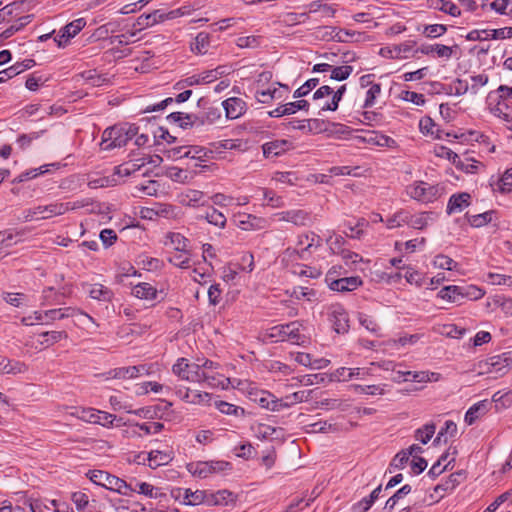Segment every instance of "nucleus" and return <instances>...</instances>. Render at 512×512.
<instances>
[{
	"mask_svg": "<svg viewBox=\"0 0 512 512\" xmlns=\"http://www.w3.org/2000/svg\"><path fill=\"white\" fill-rule=\"evenodd\" d=\"M346 91V85L340 86L337 91H333L331 101H326L320 105V111H335L338 108L339 102L341 101Z\"/></svg>",
	"mask_w": 512,
	"mask_h": 512,
	"instance_id": "c9c22d12",
	"label": "nucleus"
},
{
	"mask_svg": "<svg viewBox=\"0 0 512 512\" xmlns=\"http://www.w3.org/2000/svg\"><path fill=\"white\" fill-rule=\"evenodd\" d=\"M404 376H412V379L416 382H428L431 381L429 372L421 371V372H411V371H398L397 377L394 378L395 381H400V379Z\"/></svg>",
	"mask_w": 512,
	"mask_h": 512,
	"instance_id": "603ef678",
	"label": "nucleus"
},
{
	"mask_svg": "<svg viewBox=\"0 0 512 512\" xmlns=\"http://www.w3.org/2000/svg\"><path fill=\"white\" fill-rule=\"evenodd\" d=\"M429 218L430 213L428 212H422L416 215H412L408 212L407 225L414 229H424L428 224Z\"/></svg>",
	"mask_w": 512,
	"mask_h": 512,
	"instance_id": "58836bf2",
	"label": "nucleus"
},
{
	"mask_svg": "<svg viewBox=\"0 0 512 512\" xmlns=\"http://www.w3.org/2000/svg\"><path fill=\"white\" fill-rule=\"evenodd\" d=\"M301 327L302 324L298 321L276 325L267 330L265 338L275 342L290 341L300 345L305 342V336L300 333Z\"/></svg>",
	"mask_w": 512,
	"mask_h": 512,
	"instance_id": "f257e3e1",
	"label": "nucleus"
},
{
	"mask_svg": "<svg viewBox=\"0 0 512 512\" xmlns=\"http://www.w3.org/2000/svg\"><path fill=\"white\" fill-rule=\"evenodd\" d=\"M226 117L229 119H237L243 115L246 109V103L238 98L231 97L222 102Z\"/></svg>",
	"mask_w": 512,
	"mask_h": 512,
	"instance_id": "2eb2a0df",
	"label": "nucleus"
},
{
	"mask_svg": "<svg viewBox=\"0 0 512 512\" xmlns=\"http://www.w3.org/2000/svg\"><path fill=\"white\" fill-rule=\"evenodd\" d=\"M416 45L415 41L409 40L405 41L401 44L394 45L391 47H384L380 49V55L384 57H388L391 59H403L407 58L408 54L413 51L414 46Z\"/></svg>",
	"mask_w": 512,
	"mask_h": 512,
	"instance_id": "9d476101",
	"label": "nucleus"
},
{
	"mask_svg": "<svg viewBox=\"0 0 512 512\" xmlns=\"http://www.w3.org/2000/svg\"><path fill=\"white\" fill-rule=\"evenodd\" d=\"M439 191L440 189L437 186L422 181L408 187L410 197L423 203H430L436 200L439 196Z\"/></svg>",
	"mask_w": 512,
	"mask_h": 512,
	"instance_id": "39448f33",
	"label": "nucleus"
},
{
	"mask_svg": "<svg viewBox=\"0 0 512 512\" xmlns=\"http://www.w3.org/2000/svg\"><path fill=\"white\" fill-rule=\"evenodd\" d=\"M168 260L174 266L188 268L190 266V253L187 249L185 251H175Z\"/></svg>",
	"mask_w": 512,
	"mask_h": 512,
	"instance_id": "ea45409f",
	"label": "nucleus"
},
{
	"mask_svg": "<svg viewBox=\"0 0 512 512\" xmlns=\"http://www.w3.org/2000/svg\"><path fill=\"white\" fill-rule=\"evenodd\" d=\"M205 377H201V382H206L211 387H224L226 385V382H228V379L221 376L218 378L214 373H209L207 371H204Z\"/></svg>",
	"mask_w": 512,
	"mask_h": 512,
	"instance_id": "69168bd1",
	"label": "nucleus"
},
{
	"mask_svg": "<svg viewBox=\"0 0 512 512\" xmlns=\"http://www.w3.org/2000/svg\"><path fill=\"white\" fill-rule=\"evenodd\" d=\"M42 133H43V131L32 132L29 134H22L18 137L17 144L22 150H25L31 145V143L34 140L38 139Z\"/></svg>",
	"mask_w": 512,
	"mask_h": 512,
	"instance_id": "774afa93",
	"label": "nucleus"
},
{
	"mask_svg": "<svg viewBox=\"0 0 512 512\" xmlns=\"http://www.w3.org/2000/svg\"><path fill=\"white\" fill-rule=\"evenodd\" d=\"M275 216L279 221L290 222L296 226H305L310 220L309 213L301 209L283 211Z\"/></svg>",
	"mask_w": 512,
	"mask_h": 512,
	"instance_id": "4468645a",
	"label": "nucleus"
},
{
	"mask_svg": "<svg viewBox=\"0 0 512 512\" xmlns=\"http://www.w3.org/2000/svg\"><path fill=\"white\" fill-rule=\"evenodd\" d=\"M433 266L438 269L454 270L457 267V263L450 257L439 254L435 256L433 260Z\"/></svg>",
	"mask_w": 512,
	"mask_h": 512,
	"instance_id": "de8ad7c7",
	"label": "nucleus"
},
{
	"mask_svg": "<svg viewBox=\"0 0 512 512\" xmlns=\"http://www.w3.org/2000/svg\"><path fill=\"white\" fill-rule=\"evenodd\" d=\"M321 238L314 232L302 234L298 237L297 247L294 252L298 254L301 259H306V252H310L312 248L317 249L321 246Z\"/></svg>",
	"mask_w": 512,
	"mask_h": 512,
	"instance_id": "6e6552de",
	"label": "nucleus"
},
{
	"mask_svg": "<svg viewBox=\"0 0 512 512\" xmlns=\"http://www.w3.org/2000/svg\"><path fill=\"white\" fill-rule=\"evenodd\" d=\"M408 211L401 210L387 220V227L393 229L402 225H407Z\"/></svg>",
	"mask_w": 512,
	"mask_h": 512,
	"instance_id": "5fc2aeb1",
	"label": "nucleus"
},
{
	"mask_svg": "<svg viewBox=\"0 0 512 512\" xmlns=\"http://www.w3.org/2000/svg\"><path fill=\"white\" fill-rule=\"evenodd\" d=\"M417 31L421 32L425 37L434 39L444 35L447 32V26L444 24H430L419 26Z\"/></svg>",
	"mask_w": 512,
	"mask_h": 512,
	"instance_id": "72a5a7b5",
	"label": "nucleus"
},
{
	"mask_svg": "<svg viewBox=\"0 0 512 512\" xmlns=\"http://www.w3.org/2000/svg\"><path fill=\"white\" fill-rule=\"evenodd\" d=\"M329 319L333 325V328L336 333L344 334L348 332L349 329V319L348 314L345 309L339 305H331L329 308Z\"/></svg>",
	"mask_w": 512,
	"mask_h": 512,
	"instance_id": "0eeeda50",
	"label": "nucleus"
},
{
	"mask_svg": "<svg viewBox=\"0 0 512 512\" xmlns=\"http://www.w3.org/2000/svg\"><path fill=\"white\" fill-rule=\"evenodd\" d=\"M429 7L440 10V11H442L446 14H449L453 17H458L461 15L460 8L456 4H454L453 2H450V1L431 0Z\"/></svg>",
	"mask_w": 512,
	"mask_h": 512,
	"instance_id": "cd10ccee",
	"label": "nucleus"
},
{
	"mask_svg": "<svg viewBox=\"0 0 512 512\" xmlns=\"http://www.w3.org/2000/svg\"><path fill=\"white\" fill-rule=\"evenodd\" d=\"M319 84L318 78H311L307 80L301 87L295 90L293 97L301 98L306 96L312 89H314Z\"/></svg>",
	"mask_w": 512,
	"mask_h": 512,
	"instance_id": "052dcab7",
	"label": "nucleus"
},
{
	"mask_svg": "<svg viewBox=\"0 0 512 512\" xmlns=\"http://www.w3.org/2000/svg\"><path fill=\"white\" fill-rule=\"evenodd\" d=\"M291 148V143L285 139H277L263 144V154L266 158L276 157Z\"/></svg>",
	"mask_w": 512,
	"mask_h": 512,
	"instance_id": "a211bd4d",
	"label": "nucleus"
},
{
	"mask_svg": "<svg viewBox=\"0 0 512 512\" xmlns=\"http://www.w3.org/2000/svg\"><path fill=\"white\" fill-rule=\"evenodd\" d=\"M167 176L179 183H186L192 179V174L187 169H182L178 167H170L167 169Z\"/></svg>",
	"mask_w": 512,
	"mask_h": 512,
	"instance_id": "4c0bfd02",
	"label": "nucleus"
},
{
	"mask_svg": "<svg viewBox=\"0 0 512 512\" xmlns=\"http://www.w3.org/2000/svg\"><path fill=\"white\" fill-rule=\"evenodd\" d=\"M210 153V151H207L205 148L200 146H186L184 156L185 158L194 161L192 167H198L201 166L202 162H206L209 159Z\"/></svg>",
	"mask_w": 512,
	"mask_h": 512,
	"instance_id": "aec40b11",
	"label": "nucleus"
},
{
	"mask_svg": "<svg viewBox=\"0 0 512 512\" xmlns=\"http://www.w3.org/2000/svg\"><path fill=\"white\" fill-rule=\"evenodd\" d=\"M86 286L89 297L94 300L111 302L114 297L113 291L101 283L87 284Z\"/></svg>",
	"mask_w": 512,
	"mask_h": 512,
	"instance_id": "f3484780",
	"label": "nucleus"
},
{
	"mask_svg": "<svg viewBox=\"0 0 512 512\" xmlns=\"http://www.w3.org/2000/svg\"><path fill=\"white\" fill-rule=\"evenodd\" d=\"M88 477L93 483L112 491L118 487L117 484H121L120 478L102 470L89 471Z\"/></svg>",
	"mask_w": 512,
	"mask_h": 512,
	"instance_id": "f8f14e48",
	"label": "nucleus"
},
{
	"mask_svg": "<svg viewBox=\"0 0 512 512\" xmlns=\"http://www.w3.org/2000/svg\"><path fill=\"white\" fill-rule=\"evenodd\" d=\"M252 396V400L259 404L262 408L271 410V411H281V401L275 395L268 391H258L250 393Z\"/></svg>",
	"mask_w": 512,
	"mask_h": 512,
	"instance_id": "9b49d317",
	"label": "nucleus"
},
{
	"mask_svg": "<svg viewBox=\"0 0 512 512\" xmlns=\"http://www.w3.org/2000/svg\"><path fill=\"white\" fill-rule=\"evenodd\" d=\"M282 96L278 94V90L276 88L274 89H266V90H257L255 93V98L258 102L267 104L270 103L273 99L281 98Z\"/></svg>",
	"mask_w": 512,
	"mask_h": 512,
	"instance_id": "3c124183",
	"label": "nucleus"
},
{
	"mask_svg": "<svg viewBox=\"0 0 512 512\" xmlns=\"http://www.w3.org/2000/svg\"><path fill=\"white\" fill-rule=\"evenodd\" d=\"M135 427L138 428L139 431H142L144 434L149 435L161 432L164 428V425L160 422L136 423Z\"/></svg>",
	"mask_w": 512,
	"mask_h": 512,
	"instance_id": "13d9d810",
	"label": "nucleus"
},
{
	"mask_svg": "<svg viewBox=\"0 0 512 512\" xmlns=\"http://www.w3.org/2000/svg\"><path fill=\"white\" fill-rule=\"evenodd\" d=\"M362 284V281L359 277H345L340 278L337 280H334L330 288L335 291H352L355 290L357 287H359Z\"/></svg>",
	"mask_w": 512,
	"mask_h": 512,
	"instance_id": "b1692460",
	"label": "nucleus"
},
{
	"mask_svg": "<svg viewBox=\"0 0 512 512\" xmlns=\"http://www.w3.org/2000/svg\"><path fill=\"white\" fill-rule=\"evenodd\" d=\"M381 93V85L376 83L372 84L368 91L366 92V98L363 107L364 108H370L374 105L375 99L379 96Z\"/></svg>",
	"mask_w": 512,
	"mask_h": 512,
	"instance_id": "680f3d73",
	"label": "nucleus"
},
{
	"mask_svg": "<svg viewBox=\"0 0 512 512\" xmlns=\"http://www.w3.org/2000/svg\"><path fill=\"white\" fill-rule=\"evenodd\" d=\"M497 189L501 193H509L512 190V168L504 172L497 183Z\"/></svg>",
	"mask_w": 512,
	"mask_h": 512,
	"instance_id": "6e6d98bb",
	"label": "nucleus"
},
{
	"mask_svg": "<svg viewBox=\"0 0 512 512\" xmlns=\"http://www.w3.org/2000/svg\"><path fill=\"white\" fill-rule=\"evenodd\" d=\"M60 310H61V314H63V319L69 318V317H74L79 314V315H82L88 322L94 324L95 326H98V324L96 323L94 318L91 315H89L88 313L82 311L81 309L74 308V307H65V308H60Z\"/></svg>",
	"mask_w": 512,
	"mask_h": 512,
	"instance_id": "864d4df0",
	"label": "nucleus"
},
{
	"mask_svg": "<svg viewBox=\"0 0 512 512\" xmlns=\"http://www.w3.org/2000/svg\"><path fill=\"white\" fill-rule=\"evenodd\" d=\"M261 42H262V37L261 36L251 35V36H241V37H239L237 39L236 44H237V46L239 48L255 49V48L260 47Z\"/></svg>",
	"mask_w": 512,
	"mask_h": 512,
	"instance_id": "09e8293b",
	"label": "nucleus"
},
{
	"mask_svg": "<svg viewBox=\"0 0 512 512\" xmlns=\"http://www.w3.org/2000/svg\"><path fill=\"white\" fill-rule=\"evenodd\" d=\"M86 25L83 18L76 19L64 26L54 38L59 47L64 46L71 38L77 35Z\"/></svg>",
	"mask_w": 512,
	"mask_h": 512,
	"instance_id": "1a4fd4ad",
	"label": "nucleus"
},
{
	"mask_svg": "<svg viewBox=\"0 0 512 512\" xmlns=\"http://www.w3.org/2000/svg\"><path fill=\"white\" fill-rule=\"evenodd\" d=\"M458 288L461 289V300L465 298L469 300H478L485 294L482 289L474 285L458 286Z\"/></svg>",
	"mask_w": 512,
	"mask_h": 512,
	"instance_id": "a18cd8bd",
	"label": "nucleus"
},
{
	"mask_svg": "<svg viewBox=\"0 0 512 512\" xmlns=\"http://www.w3.org/2000/svg\"><path fill=\"white\" fill-rule=\"evenodd\" d=\"M176 394L185 402L191 404L208 403L211 400V395L207 392H200L197 390H190L188 388H179Z\"/></svg>",
	"mask_w": 512,
	"mask_h": 512,
	"instance_id": "dca6fc26",
	"label": "nucleus"
},
{
	"mask_svg": "<svg viewBox=\"0 0 512 512\" xmlns=\"http://www.w3.org/2000/svg\"><path fill=\"white\" fill-rule=\"evenodd\" d=\"M178 497L183 498V503L185 505L195 506V505H199L202 503L206 504V492L205 491L197 490V491L193 492L190 489H184L183 491L179 490L177 498Z\"/></svg>",
	"mask_w": 512,
	"mask_h": 512,
	"instance_id": "4be33fe9",
	"label": "nucleus"
},
{
	"mask_svg": "<svg viewBox=\"0 0 512 512\" xmlns=\"http://www.w3.org/2000/svg\"><path fill=\"white\" fill-rule=\"evenodd\" d=\"M41 336L45 338L42 344H46V346L53 345L54 343H57L61 339H65L68 337L65 331H47L43 332Z\"/></svg>",
	"mask_w": 512,
	"mask_h": 512,
	"instance_id": "4d7b16f0",
	"label": "nucleus"
},
{
	"mask_svg": "<svg viewBox=\"0 0 512 512\" xmlns=\"http://www.w3.org/2000/svg\"><path fill=\"white\" fill-rule=\"evenodd\" d=\"M489 402L487 400L479 401L471 406L465 414V422L472 425L480 416L488 411Z\"/></svg>",
	"mask_w": 512,
	"mask_h": 512,
	"instance_id": "393cba45",
	"label": "nucleus"
},
{
	"mask_svg": "<svg viewBox=\"0 0 512 512\" xmlns=\"http://www.w3.org/2000/svg\"><path fill=\"white\" fill-rule=\"evenodd\" d=\"M132 295L139 299L154 300L157 296V289L149 283H139L132 288Z\"/></svg>",
	"mask_w": 512,
	"mask_h": 512,
	"instance_id": "bb28decb",
	"label": "nucleus"
},
{
	"mask_svg": "<svg viewBox=\"0 0 512 512\" xmlns=\"http://www.w3.org/2000/svg\"><path fill=\"white\" fill-rule=\"evenodd\" d=\"M492 401L495 403L497 410L508 408L512 404V392L497 391L493 394Z\"/></svg>",
	"mask_w": 512,
	"mask_h": 512,
	"instance_id": "c03bdc74",
	"label": "nucleus"
},
{
	"mask_svg": "<svg viewBox=\"0 0 512 512\" xmlns=\"http://www.w3.org/2000/svg\"><path fill=\"white\" fill-rule=\"evenodd\" d=\"M437 296L447 302L458 303L461 301V289L457 285L445 286L438 292Z\"/></svg>",
	"mask_w": 512,
	"mask_h": 512,
	"instance_id": "c756f323",
	"label": "nucleus"
},
{
	"mask_svg": "<svg viewBox=\"0 0 512 512\" xmlns=\"http://www.w3.org/2000/svg\"><path fill=\"white\" fill-rule=\"evenodd\" d=\"M216 408L223 414L234 415L236 417L243 416L245 411L243 408L225 401H216Z\"/></svg>",
	"mask_w": 512,
	"mask_h": 512,
	"instance_id": "a19ab883",
	"label": "nucleus"
},
{
	"mask_svg": "<svg viewBox=\"0 0 512 512\" xmlns=\"http://www.w3.org/2000/svg\"><path fill=\"white\" fill-rule=\"evenodd\" d=\"M436 430V426L434 423H428L423 426V428H419L415 432L416 440L420 441L422 444H427L430 439L433 437Z\"/></svg>",
	"mask_w": 512,
	"mask_h": 512,
	"instance_id": "37998d69",
	"label": "nucleus"
},
{
	"mask_svg": "<svg viewBox=\"0 0 512 512\" xmlns=\"http://www.w3.org/2000/svg\"><path fill=\"white\" fill-rule=\"evenodd\" d=\"M172 372L181 380L193 383H201V377H205L199 363H189L186 358H179L172 366Z\"/></svg>",
	"mask_w": 512,
	"mask_h": 512,
	"instance_id": "f03ea898",
	"label": "nucleus"
},
{
	"mask_svg": "<svg viewBox=\"0 0 512 512\" xmlns=\"http://www.w3.org/2000/svg\"><path fill=\"white\" fill-rule=\"evenodd\" d=\"M362 35V33L353 30L331 28V39L338 42H348L354 37H356L355 41H359Z\"/></svg>",
	"mask_w": 512,
	"mask_h": 512,
	"instance_id": "2f4dec72",
	"label": "nucleus"
},
{
	"mask_svg": "<svg viewBox=\"0 0 512 512\" xmlns=\"http://www.w3.org/2000/svg\"><path fill=\"white\" fill-rule=\"evenodd\" d=\"M166 246H171L175 251H185L188 245V239L180 233L171 232L167 235Z\"/></svg>",
	"mask_w": 512,
	"mask_h": 512,
	"instance_id": "f704fd0d",
	"label": "nucleus"
},
{
	"mask_svg": "<svg viewBox=\"0 0 512 512\" xmlns=\"http://www.w3.org/2000/svg\"><path fill=\"white\" fill-rule=\"evenodd\" d=\"M470 199V194L465 192L452 195L447 204V213L461 212L465 207L469 206Z\"/></svg>",
	"mask_w": 512,
	"mask_h": 512,
	"instance_id": "412c9836",
	"label": "nucleus"
},
{
	"mask_svg": "<svg viewBox=\"0 0 512 512\" xmlns=\"http://www.w3.org/2000/svg\"><path fill=\"white\" fill-rule=\"evenodd\" d=\"M234 501V495L228 490H220L215 493L206 492V504L208 506L227 505Z\"/></svg>",
	"mask_w": 512,
	"mask_h": 512,
	"instance_id": "5701e85b",
	"label": "nucleus"
},
{
	"mask_svg": "<svg viewBox=\"0 0 512 512\" xmlns=\"http://www.w3.org/2000/svg\"><path fill=\"white\" fill-rule=\"evenodd\" d=\"M352 72L353 67L350 65L332 67L330 78L336 81H343L346 80Z\"/></svg>",
	"mask_w": 512,
	"mask_h": 512,
	"instance_id": "8fccbe9b",
	"label": "nucleus"
},
{
	"mask_svg": "<svg viewBox=\"0 0 512 512\" xmlns=\"http://www.w3.org/2000/svg\"><path fill=\"white\" fill-rule=\"evenodd\" d=\"M32 20V15H25V16H22L20 17L15 24L11 25L9 28H7L2 34L1 36L3 38H9L11 37L14 33H16L17 31H19L20 29H22L24 26H26L27 24H29Z\"/></svg>",
	"mask_w": 512,
	"mask_h": 512,
	"instance_id": "49530a36",
	"label": "nucleus"
},
{
	"mask_svg": "<svg viewBox=\"0 0 512 512\" xmlns=\"http://www.w3.org/2000/svg\"><path fill=\"white\" fill-rule=\"evenodd\" d=\"M311 394V391H297L290 395L285 396L284 398H281V410L288 408L294 404L301 403L304 401H307L309 399V396Z\"/></svg>",
	"mask_w": 512,
	"mask_h": 512,
	"instance_id": "473e14b6",
	"label": "nucleus"
},
{
	"mask_svg": "<svg viewBox=\"0 0 512 512\" xmlns=\"http://www.w3.org/2000/svg\"><path fill=\"white\" fill-rule=\"evenodd\" d=\"M204 198L205 195L202 191L191 189L181 194L180 203L184 206L196 207L204 205Z\"/></svg>",
	"mask_w": 512,
	"mask_h": 512,
	"instance_id": "a878e982",
	"label": "nucleus"
},
{
	"mask_svg": "<svg viewBox=\"0 0 512 512\" xmlns=\"http://www.w3.org/2000/svg\"><path fill=\"white\" fill-rule=\"evenodd\" d=\"M457 433V425L455 422L448 420L445 422V427L442 428L434 439V444H439L445 435L454 437Z\"/></svg>",
	"mask_w": 512,
	"mask_h": 512,
	"instance_id": "bf43d9fd",
	"label": "nucleus"
},
{
	"mask_svg": "<svg viewBox=\"0 0 512 512\" xmlns=\"http://www.w3.org/2000/svg\"><path fill=\"white\" fill-rule=\"evenodd\" d=\"M69 209V203H52L27 209L23 212V217L25 221H31L38 216L41 219H48L53 216L63 215Z\"/></svg>",
	"mask_w": 512,
	"mask_h": 512,
	"instance_id": "7ed1b4c3",
	"label": "nucleus"
},
{
	"mask_svg": "<svg viewBox=\"0 0 512 512\" xmlns=\"http://www.w3.org/2000/svg\"><path fill=\"white\" fill-rule=\"evenodd\" d=\"M127 133L122 126L108 127L103 131L100 147L104 151L120 148L128 143Z\"/></svg>",
	"mask_w": 512,
	"mask_h": 512,
	"instance_id": "20e7f679",
	"label": "nucleus"
},
{
	"mask_svg": "<svg viewBox=\"0 0 512 512\" xmlns=\"http://www.w3.org/2000/svg\"><path fill=\"white\" fill-rule=\"evenodd\" d=\"M161 410V408L159 406H154V407H144V408H140V409H137V410H127L128 413H133L137 416H140L142 418H146V419H152L154 417H157L158 416V412Z\"/></svg>",
	"mask_w": 512,
	"mask_h": 512,
	"instance_id": "338daca9",
	"label": "nucleus"
},
{
	"mask_svg": "<svg viewBox=\"0 0 512 512\" xmlns=\"http://www.w3.org/2000/svg\"><path fill=\"white\" fill-rule=\"evenodd\" d=\"M28 371V366L21 361H12L6 358L4 367L0 369V374L17 375Z\"/></svg>",
	"mask_w": 512,
	"mask_h": 512,
	"instance_id": "7c9ffc66",
	"label": "nucleus"
},
{
	"mask_svg": "<svg viewBox=\"0 0 512 512\" xmlns=\"http://www.w3.org/2000/svg\"><path fill=\"white\" fill-rule=\"evenodd\" d=\"M204 218L207 220L208 223L219 228H224L227 222L226 216L213 207H210L206 211Z\"/></svg>",
	"mask_w": 512,
	"mask_h": 512,
	"instance_id": "e433bc0d",
	"label": "nucleus"
},
{
	"mask_svg": "<svg viewBox=\"0 0 512 512\" xmlns=\"http://www.w3.org/2000/svg\"><path fill=\"white\" fill-rule=\"evenodd\" d=\"M509 359L503 355H496L488 358L480 364L481 373L492 374L495 378L503 376L508 372Z\"/></svg>",
	"mask_w": 512,
	"mask_h": 512,
	"instance_id": "423d86ee",
	"label": "nucleus"
},
{
	"mask_svg": "<svg viewBox=\"0 0 512 512\" xmlns=\"http://www.w3.org/2000/svg\"><path fill=\"white\" fill-rule=\"evenodd\" d=\"M43 304H60V297H63L62 293L54 292L53 287L45 288L42 292Z\"/></svg>",
	"mask_w": 512,
	"mask_h": 512,
	"instance_id": "0e129e2a",
	"label": "nucleus"
},
{
	"mask_svg": "<svg viewBox=\"0 0 512 512\" xmlns=\"http://www.w3.org/2000/svg\"><path fill=\"white\" fill-rule=\"evenodd\" d=\"M267 221L264 218L252 214H238L236 216V225L245 231L260 230L266 227Z\"/></svg>",
	"mask_w": 512,
	"mask_h": 512,
	"instance_id": "ddd939ff",
	"label": "nucleus"
},
{
	"mask_svg": "<svg viewBox=\"0 0 512 512\" xmlns=\"http://www.w3.org/2000/svg\"><path fill=\"white\" fill-rule=\"evenodd\" d=\"M210 47V36L206 32H200L191 43V50L198 54H206Z\"/></svg>",
	"mask_w": 512,
	"mask_h": 512,
	"instance_id": "c85d7f7f",
	"label": "nucleus"
},
{
	"mask_svg": "<svg viewBox=\"0 0 512 512\" xmlns=\"http://www.w3.org/2000/svg\"><path fill=\"white\" fill-rule=\"evenodd\" d=\"M47 167H48V165H43L39 168H34V169H30L28 171H25V172L21 173L20 175H18V177L16 178V181L24 182V181L36 178L37 176L46 173L48 171Z\"/></svg>",
	"mask_w": 512,
	"mask_h": 512,
	"instance_id": "e2e57ef3",
	"label": "nucleus"
},
{
	"mask_svg": "<svg viewBox=\"0 0 512 512\" xmlns=\"http://www.w3.org/2000/svg\"><path fill=\"white\" fill-rule=\"evenodd\" d=\"M142 371H145V366H130L120 367L110 370L107 375L112 379H131L137 377Z\"/></svg>",
	"mask_w": 512,
	"mask_h": 512,
	"instance_id": "6ab92c4d",
	"label": "nucleus"
},
{
	"mask_svg": "<svg viewBox=\"0 0 512 512\" xmlns=\"http://www.w3.org/2000/svg\"><path fill=\"white\" fill-rule=\"evenodd\" d=\"M495 211L490 210L484 213L468 216V222L472 227H482L492 221V216Z\"/></svg>",
	"mask_w": 512,
	"mask_h": 512,
	"instance_id": "79ce46f5",
	"label": "nucleus"
}]
</instances>
